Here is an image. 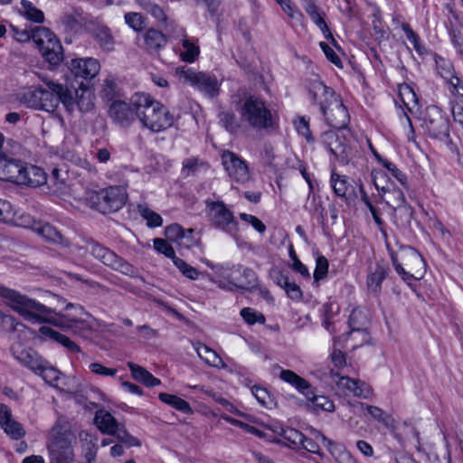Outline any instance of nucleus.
Instances as JSON below:
<instances>
[{
  "label": "nucleus",
  "mask_w": 463,
  "mask_h": 463,
  "mask_svg": "<svg viewBox=\"0 0 463 463\" xmlns=\"http://www.w3.org/2000/svg\"><path fill=\"white\" fill-rule=\"evenodd\" d=\"M421 128L430 138L444 141L449 138V120L437 107L426 109L422 118Z\"/></svg>",
  "instance_id": "obj_11"
},
{
  "label": "nucleus",
  "mask_w": 463,
  "mask_h": 463,
  "mask_svg": "<svg viewBox=\"0 0 463 463\" xmlns=\"http://www.w3.org/2000/svg\"><path fill=\"white\" fill-rule=\"evenodd\" d=\"M239 113L241 120L257 131L269 132L277 125L276 118L265 101L254 95L241 99Z\"/></svg>",
  "instance_id": "obj_5"
},
{
  "label": "nucleus",
  "mask_w": 463,
  "mask_h": 463,
  "mask_svg": "<svg viewBox=\"0 0 463 463\" xmlns=\"http://www.w3.org/2000/svg\"><path fill=\"white\" fill-rule=\"evenodd\" d=\"M18 323L14 317L5 315L0 310V332L16 330Z\"/></svg>",
  "instance_id": "obj_64"
},
{
  "label": "nucleus",
  "mask_w": 463,
  "mask_h": 463,
  "mask_svg": "<svg viewBox=\"0 0 463 463\" xmlns=\"http://www.w3.org/2000/svg\"><path fill=\"white\" fill-rule=\"evenodd\" d=\"M145 48L147 52H158L167 43V37L159 30L150 28L144 33Z\"/></svg>",
  "instance_id": "obj_29"
},
{
  "label": "nucleus",
  "mask_w": 463,
  "mask_h": 463,
  "mask_svg": "<svg viewBox=\"0 0 463 463\" xmlns=\"http://www.w3.org/2000/svg\"><path fill=\"white\" fill-rule=\"evenodd\" d=\"M139 5L148 14H150L158 22L165 24L167 16L163 8L151 0H139Z\"/></svg>",
  "instance_id": "obj_43"
},
{
  "label": "nucleus",
  "mask_w": 463,
  "mask_h": 463,
  "mask_svg": "<svg viewBox=\"0 0 463 463\" xmlns=\"http://www.w3.org/2000/svg\"><path fill=\"white\" fill-rule=\"evenodd\" d=\"M367 412L375 420L383 422L385 426H389L392 420L391 416L385 413L381 408L373 405L366 406Z\"/></svg>",
  "instance_id": "obj_62"
},
{
  "label": "nucleus",
  "mask_w": 463,
  "mask_h": 463,
  "mask_svg": "<svg viewBox=\"0 0 463 463\" xmlns=\"http://www.w3.org/2000/svg\"><path fill=\"white\" fill-rule=\"evenodd\" d=\"M62 175H67L66 172L61 173V170L55 167L47 177V183L54 187L55 193H61L67 186L66 178Z\"/></svg>",
  "instance_id": "obj_48"
},
{
  "label": "nucleus",
  "mask_w": 463,
  "mask_h": 463,
  "mask_svg": "<svg viewBox=\"0 0 463 463\" xmlns=\"http://www.w3.org/2000/svg\"><path fill=\"white\" fill-rule=\"evenodd\" d=\"M391 259L395 271L408 284L412 279H420L425 270V262L422 256L411 246H402L400 257L391 252Z\"/></svg>",
  "instance_id": "obj_6"
},
{
  "label": "nucleus",
  "mask_w": 463,
  "mask_h": 463,
  "mask_svg": "<svg viewBox=\"0 0 463 463\" xmlns=\"http://www.w3.org/2000/svg\"><path fill=\"white\" fill-rule=\"evenodd\" d=\"M389 274V268L377 262L374 268H370L367 278L366 287L368 292L373 297L380 296L382 292V283Z\"/></svg>",
  "instance_id": "obj_21"
},
{
  "label": "nucleus",
  "mask_w": 463,
  "mask_h": 463,
  "mask_svg": "<svg viewBox=\"0 0 463 463\" xmlns=\"http://www.w3.org/2000/svg\"><path fill=\"white\" fill-rule=\"evenodd\" d=\"M305 11L310 16L312 21L319 27V29L324 33L326 39L332 40L334 43H335V40L333 37L332 33L329 30L326 21H325V13L319 12L317 6L312 0H305Z\"/></svg>",
  "instance_id": "obj_26"
},
{
  "label": "nucleus",
  "mask_w": 463,
  "mask_h": 463,
  "mask_svg": "<svg viewBox=\"0 0 463 463\" xmlns=\"http://www.w3.org/2000/svg\"><path fill=\"white\" fill-rule=\"evenodd\" d=\"M175 75L180 80L197 88L204 95L213 98L219 95L220 86L215 76L205 72H197L186 66L177 67Z\"/></svg>",
  "instance_id": "obj_10"
},
{
  "label": "nucleus",
  "mask_w": 463,
  "mask_h": 463,
  "mask_svg": "<svg viewBox=\"0 0 463 463\" xmlns=\"http://www.w3.org/2000/svg\"><path fill=\"white\" fill-rule=\"evenodd\" d=\"M359 191L361 194V200L366 205V207L369 209V211L371 212L375 223L379 226L382 225L383 221L379 215V213H378L377 209L371 203L369 196L367 195V194L362 184L359 187Z\"/></svg>",
  "instance_id": "obj_61"
},
{
  "label": "nucleus",
  "mask_w": 463,
  "mask_h": 463,
  "mask_svg": "<svg viewBox=\"0 0 463 463\" xmlns=\"http://www.w3.org/2000/svg\"><path fill=\"white\" fill-rule=\"evenodd\" d=\"M308 93L313 101L319 105L320 111L330 127L340 130L348 126V110L332 88L321 80H313L308 87Z\"/></svg>",
  "instance_id": "obj_2"
},
{
  "label": "nucleus",
  "mask_w": 463,
  "mask_h": 463,
  "mask_svg": "<svg viewBox=\"0 0 463 463\" xmlns=\"http://www.w3.org/2000/svg\"><path fill=\"white\" fill-rule=\"evenodd\" d=\"M127 194L122 186H109L99 191H91L87 194V203L90 208L103 214L116 212L126 203Z\"/></svg>",
  "instance_id": "obj_7"
},
{
  "label": "nucleus",
  "mask_w": 463,
  "mask_h": 463,
  "mask_svg": "<svg viewBox=\"0 0 463 463\" xmlns=\"http://www.w3.org/2000/svg\"><path fill=\"white\" fill-rule=\"evenodd\" d=\"M126 24L136 32L144 28L145 20L140 13L130 12L124 16Z\"/></svg>",
  "instance_id": "obj_55"
},
{
  "label": "nucleus",
  "mask_w": 463,
  "mask_h": 463,
  "mask_svg": "<svg viewBox=\"0 0 463 463\" xmlns=\"http://www.w3.org/2000/svg\"><path fill=\"white\" fill-rule=\"evenodd\" d=\"M393 220L397 226L401 228L409 227L413 217V210L406 203L400 205H392Z\"/></svg>",
  "instance_id": "obj_35"
},
{
  "label": "nucleus",
  "mask_w": 463,
  "mask_h": 463,
  "mask_svg": "<svg viewBox=\"0 0 463 463\" xmlns=\"http://www.w3.org/2000/svg\"><path fill=\"white\" fill-rule=\"evenodd\" d=\"M308 392H310L309 395H304L307 400L312 402V403L318 409H321L326 411H334L335 405L334 402L326 396L324 395H317L315 393L314 389L312 386L308 389Z\"/></svg>",
  "instance_id": "obj_42"
},
{
  "label": "nucleus",
  "mask_w": 463,
  "mask_h": 463,
  "mask_svg": "<svg viewBox=\"0 0 463 463\" xmlns=\"http://www.w3.org/2000/svg\"><path fill=\"white\" fill-rule=\"evenodd\" d=\"M84 23L85 19L78 10L67 12L61 17V24L69 32L78 33L81 30Z\"/></svg>",
  "instance_id": "obj_37"
},
{
  "label": "nucleus",
  "mask_w": 463,
  "mask_h": 463,
  "mask_svg": "<svg viewBox=\"0 0 463 463\" xmlns=\"http://www.w3.org/2000/svg\"><path fill=\"white\" fill-rule=\"evenodd\" d=\"M331 183L334 193L345 201L347 200L346 193L348 191L349 184L345 176L339 175L338 174L332 173Z\"/></svg>",
  "instance_id": "obj_45"
},
{
  "label": "nucleus",
  "mask_w": 463,
  "mask_h": 463,
  "mask_svg": "<svg viewBox=\"0 0 463 463\" xmlns=\"http://www.w3.org/2000/svg\"><path fill=\"white\" fill-rule=\"evenodd\" d=\"M328 272V261L326 257L318 256L316 260V269L314 272V280L318 282L326 278Z\"/></svg>",
  "instance_id": "obj_58"
},
{
  "label": "nucleus",
  "mask_w": 463,
  "mask_h": 463,
  "mask_svg": "<svg viewBox=\"0 0 463 463\" xmlns=\"http://www.w3.org/2000/svg\"><path fill=\"white\" fill-rule=\"evenodd\" d=\"M379 162L383 164V165L392 174V175L396 178L402 185L407 187V177L404 173H402L394 164L392 162L382 158L378 155H376Z\"/></svg>",
  "instance_id": "obj_53"
},
{
  "label": "nucleus",
  "mask_w": 463,
  "mask_h": 463,
  "mask_svg": "<svg viewBox=\"0 0 463 463\" xmlns=\"http://www.w3.org/2000/svg\"><path fill=\"white\" fill-rule=\"evenodd\" d=\"M240 314L243 320L250 326L256 323L263 325L266 322L265 316L251 307H243Z\"/></svg>",
  "instance_id": "obj_51"
},
{
  "label": "nucleus",
  "mask_w": 463,
  "mask_h": 463,
  "mask_svg": "<svg viewBox=\"0 0 463 463\" xmlns=\"http://www.w3.org/2000/svg\"><path fill=\"white\" fill-rule=\"evenodd\" d=\"M194 349L201 359L207 364L214 367H223L224 363L220 355L213 349L203 343H196Z\"/></svg>",
  "instance_id": "obj_34"
},
{
  "label": "nucleus",
  "mask_w": 463,
  "mask_h": 463,
  "mask_svg": "<svg viewBox=\"0 0 463 463\" xmlns=\"http://www.w3.org/2000/svg\"><path fill=\"white\" fill-rule=\"evenodd\" d=\"M117 437V439L128 447H139L141 442L132 435H130L123 425H121L117 432L113 435Z\"/></svg>",
  "instance_id": "obj_57"
},
{
  "label": "nucleus",
  "mask_w": 463,
  "mask_h": 463,
  "mask_svg": "<svg viewBox=\"0 0 463 463\" xmlns=\"http://www.w3.org/2000/svg\"><path fill=\"white\" fill-rule=\"evenodd\" d=\"M219 119L222 127L231 134H236L241 128L235 114L232 111L220 112Z\"/></svg>",
  "instance_id": "obj_46"
},
{
  "label": "nucleus",
  "mask_w": 463,
  "mask_h": 463,
  "mask_svg": "<svg viewBox=\"0 0 463 463\" xmlns=\"http://www.w3.org/2000/svg\"><path fill=\"white\" fill-rule=\"evenodd\" d=\"M0 426L13 439L18 440L25 436L23 425L14 419L10 408L4 403L0 404Z\"/></svg>",
  "instance_id": "obj_16"
},
{
  "label": "nucleus",
  "mask_w": 463,
  "mask_h": 463,
  "mask_svg": "<svg viewBox=\"0 0 463 463\" xmlns=\"http://www.w3.org/2000/svg\"><path fill=\"white\" fill-rule=\"evenodd\" d=\"M45 183L47 176L42 168L24 163L18 184L37 187Z\"/></svg>",
  "instance_id": "obj_23"
},
{
  "label": "nucleus",
  "mask_w": 463,
  "mask_h": 463,
  "mask_svg": "<svg viewBox=\"0 0 463 463\" xmlns=\"http://www.w3.org/2000/svg\"><path fill=\"white\" fill-rule=\"evenodd\" d=\"M47 87L48 90L43 89L40 109L52 111L58 107L60 102H61L66 109H71L73 107L71 96L66 86L50 80L47 82Z\"/></svg>",
  "instance_id": "obj_13"
},
{
  "label": "nucleus",
  "mask_w": 463,
  "mask_h": 463,
  "mask_svg": "<svg viewBox=\"0 0 463 463\" xmlns=\"http://www.w3.org/2000/svg\"><path fill=\"white\" fill-rule=\"evenodd\" d=\"M184 232L194 233V229H184L178 223H173L165 228V236L167 239L179 244L182 243V237Z\"/></svg>",
  "instance_id": "obj_50"
},
{
  "label": "nucleus",
  "mask_w": 463,
  "mask_h": 463,
  "mask_svg": "<svg viewBox=\"0 0 463 463\" xmlns=\"http://www.w3.org/2000/svg\"><path fill=\"white\" fill-rule=\"evenodd\" d=\"M232 269L241 274L240 278L233 277L232 274L224 277L233 287L245 290H251L257 287V275L251 269L233 266Z\"/></svg>",
  "instance_id": "obj_20"
},
{
  "label": "nucleus",
  "mask_w": 463,
  "mask_h": 463,
  "mask_svg": "<svg viewBox=\"0 0 463 463\" xmlns=\"http://www.w3.org/2000/svg\"><path fill=\"white\" fill-rule=\"evenodd\" d=\"M109 113L110 118L121 127H128L137 116L131 103L128 104L121 100L112 102Z\"/></svg>",
  "instance_id": "obj_18"
},
{
  "label": "nucleus",
  "mask_w": 463,
  "mask_h": 463,
  "mask_svg": "<svg viewBox=\"0 0 463 463\" xmlns=\"http://www.w3.org/2000/svg\"><path fill=\"white\" fill-rule=\"evenodd\" d=\"M94 421L102 433L112 436L121 426L112 414L105 410H99L96 412Z\"/></svg>",
  "instance_id": "obj_28"
},
{
  "label": "nucleus",
  "mask_w": 463,
  "mask_h": 463,
  "mask_svg": "<svg viewBox=\"0 0 463 463\" xmlns=\"http://www.w3.org/2000/svg\"><path fill=\"white\" fill-rule=\"evenodd\" d=\"M38 374L41 375L46 383L55 386L60 379L61 373L55 368L47 365V363L45 362L43 369H41Z\"/></svg>",
  "instance_id": "obj_56"
},
{
  "label": "nucleus",
  "mask_w": 463,
  "mask_h": 463,
  "mask_svg": "<svg viewBox=\"0 0 463 463\" xmlns=\"http://www.w3.org/2000/svg\"><path fill=\"white\" fill-rule=\"evenodd\" d=\"M0 296L6 304L25 320L31 322H47L56 326L71 329L74 333L84 336L92 331V326L76 315L54 313L46 306L29 298L25 295L7 288H0Z\"/></svg>",
  "instance_id": "obj_1"
},
{
  "label": "nucleus",
  "mask_w": 463,
  "mask_h": 463,
  "mask_svg": "<svg viewBox=\"0 0 463 463\" xmlns=\"http://www.w3.org/2000/svg\"><path fill=\"white\" fill-rule=\"evenodd\" d=\"M175 266L182 272L184 276L190 279H196L198 278V271L195 268L187 264L184 260L176 257L173 260Z\"/></svg>",
  "instance_id": "obj_54"
},
{
  "label": "nucleus",
  "mask_w": 463,
  "mask_h": 463,
  "mask_svg": "<svg viewBox=\"0 0 463 463\" xmlns=\"http://www.w3.org/2000/svg\"><path fill=\"white\" fill-rule=\"evenodd\" d=\"M154 248L156 251L164 254L165 257L170 258L173 260H174V258H176L174 248L164 239H160V238L155 239L154 240Z\"/></svg>",
  "instance_id": "obj_59"
},
{
  "label": "nucleus",
  "mask_w": 463,
  "mask_h": 463,
  "mask_svg": "<svg viewBox=\"0 0 463 463\" xmlns=\"http://www.w3.org/2000/svg\"><path fill=\"white\" fill-rule=\"evenodd\" d=\"M222 165L228 175L238 183H245L250 179L248 165L235 153L226 150L222 155Z\"/></svg>",
  "instance_id": "obj_15"
},
{
  "label": "nucleus",
  "mask_w": 463,
  "mask_h": 463,
  "mask_svg": "<svg viewBox=\"0 0 463 463\" xmlns=\"http://www.w3.org/2000/svg\"><path fill=\"white\" fill-rule=\"evenodd\" d=\"M205 213L210 226L236 237L238 233V222L233 213L222 201L205 200Z\"/></svg>",
  "instance_id": "obj_9"
},
{
  "label": "nucleus",
  "mask_w": 463,
  "mask_h": 463,
  "mask_svg": "<svg viewBox=\"0 0 463 463\" xmlns=\"http://www.w3.org/2000/svg\"><path fill=\"white\" fill-rule=\"evenodd\" d=\"M41 95H43L42 87H30L20 94L19 100L27 108L40 109Z\"/></svg>",
  "instance_id": "obj_36"
},
{
  "label": "nucleus",
  "mask_w": 463,
  "mask_h": 463,
  "mask_svg": "<svg viewBox=\"0 0 463 463\" xmlns=\"http://www.w3.org/2000/svg\"><path fill=\"white\" fill-rule=\"evenodd\" d=\"M321 142L341 164H348L352 149L347 137L342 132L326 131L321 136Z\"/></svg>",
  "instance_id": "obj_14"
},
{
  "label": "nucleus",
  "mask_w": 463,
  "mask_h": 463,
  "mask_svg": "<svg viewBox=\"0 0 463 463\" xmlns=\"http://www.w3.org/2000/svg\"><path fill=\"white\" fill-rule=\"evenodd\" d=\"M33 230L47 242L59 245L61 248H67L71 245L69 240L50 223L35 222Z\"/></svg>",
  "instance_id": "obj_22"
},
{
  "label": "nucleus",
  "mask_w": 463,
  "mask_h": 463,
  "mask_svg": "<svg viewBox=\"0 0 463 463\" xmlns=\"http://www.w3.org/2000/svg\"><path fill=\"white\" fill-rule=\"evenodd\" d=\"M208 165L198 157H189L183 161L182 175L184 177L197 175L202 168H207Z\"/></svg>",
  "instance_id": "obj_40"
},
{
  "label": "nucleus",
  "mask_w": 463,
  "mask_h": 463,
  "mask_svg": "<svg viewBox=\"0 0 463 463\" xmlns=\"http://www.w3.org/2000/svg\"><path fill=\"white\" fill-rule=\"evenodd\" d=\"M131 105L142 125L153 132L163 131L174 123V117L168 109L149 94H134Z\"/></svg>",
  "instance_id": "obj_4"
},
{
  "label": "nucleus",
  "mask_w": 463,
  "mask_h": 463,
  "mask_svg": "<svg viewBox=\"0 0 463 463\" xmlns=\"http://www.w3.org/2000/svg\"><path fill=\"white\" fill-rule=\"evenodd\" d=\"M315 436L322 440L323 444L328 449L338 463H356V460L343 445L332 441L319 431H316Z\"/></svg>",
  "instance_id": "obj_24"
},
{
  "label": "nucleus",
  "mask_w": 463,
  "mask_h": 463,
  "mask_svg": "<svg viewBox=\"0 0 463 463\" xmlns=\"http://www.w3.org/2000/svg\"><path fill=\"white\" fill-rule=\"evenodd\" d=\"M15 358L24 366L35 373H39L45 362L35 351L33 350H23Z\"/></svg>",
  "instance_id": "obj_31"
},
{
  "label": "nucleus",
  "mask_w": 463,
  "mask_h": 463,
  "mask_svg": "<svg viewBox=\"0 0 463 463\" xmlns=\"http://www.w3.org/2000/svg\"><path fill=\"white\" fill-rule=\"evenodd\" d=\"M72 439L73 436L70 430L60 424L54 425L48 444L49 463H74Z\"/></svg>",
  "instance_id": "obj_8"
},
{
  "label": "nucleus",
  "mask_w": 463,
  "mask_h": 463,
  "mask_svg": "<svg viewBox=\"0 0 463 463\" xmlns=\"http://www.w3.org/2000/svg\"><path fill=\"white\" fill-rule=\"evenodd\" d=\"M289 256L293 261L291 265L292 269L299 273L302 277L309 279L310 273L308 271V269L298 260L292 246L289 249Z\"/></svg>",
  "instance_id": "obj_60"
},
{
  "label": "nucleus",
  "mask_w": 463,
  "mask_h": 463,
  "mask_svg": "<svg viewBox=\"0 0 463 463\" xmlns=\"http://www.w3.org/2000/svg\"><path fill=\"white\" fill-rule=\"evenodd\" d=\"M70 69L76 78L91 80L99 73L100 65L94 58L73 59Z\"/></svg>",
  "instance_id": "obj_19"
},
{
  "label": "nucleus",
  "mask_w": 463,
  "mask_h": 463,
  "mask_svg": "<svg viewBox=\"0 0 463 463\" xmlns=\"http://www.w3.org/2000/svg\"><path fill=\"white\" fill-rule=\"evenodd\" d=\"M137 211L139 214L146 221L148 227L156 228L162 225V217L157 213L149 209L146 205L138 204Z\"/></svg>",
  "instance_id": "obj_44"
},
{
  "label": "nucleus",
  "mask_w": 463,
  "mask_h": 463,
  "mask_svg": "<svg viewBox=\"0 0 463 463\" xmlns=\"http://www.w3.org/2000/svg\"><path fill=\"white\" fill-rule=\"evenodd\" d=\"M69 92L71 96L73 107L71 109H66L68 111L71 112L76 108L80 109L81 112L90 111L94 103L92 101L91 92L87 89H80V92L77 90H70Z\"/></svg>",
  "instance_id": "obj_27"
},
{
  "label": "nucleus",
  "mask_w": 463,
  "mask_h": 463,
  "mask_svg": "<svg viewBox=\"0 0 463 463\" xmlns=\"http://www.w3.org/2000/svg\"><path fill=\"white\" fill-rule=\"evenodd\" d=\"M40 335L44 339H51L56 343H59L62 346H64L68 351L71 353H80V346L71 340L67 335L49 327L46 326H43L39 329Z\"/></svg>",
  "instance_id": "obj_25"
},
{
  "label": "nucleus",
  "mask_w": 463,
  "mask_h": 463,
  "mask_svg": "<svg viewBox=\"0 0 463 463\" xmlns=\"http://www.w3.org/2000/svg\"><path fill=\"white\" fill-rule=\"evenodd\" d=\"M279 378L293 386L303 395H309L308 389L311 384L303 377L298 375L295 372L288 369H282L279 373Z\"/></svg>",
  "instance_id": "obj_30"
},
{
  "label": "nucleus",
  "mask_w": 463,
  "mask_h": 463,
  "mask_svg": "<svg viewBox=\"0 0 463 463\" xmlns=\"http://www.w3.org/2000/svg\"><path fill=\"white\" fill-rule=\"evenodd\" d=\"M280 436L288 442V446L299 448L304 434L293 428L281 429Z\"/></svg>",
  "instance_id": "obj_52"
},
{
  "label": "nucleus",
  "mask_w": 463,
  "mask_h": 463,
  "mask_svg": "<svg viewBox=\"0 0 463 463\" xmlns=\"http://www.w3.org/2000/svg\"><path fill=\"white\" fill-rule=\"evenodd\" d=\"M86 250L98 260L114 270L119 271L125 275H133L134 267L126 261L123 258L117 255L109 248L99 244L95 241H88Z\"/></svg>",
  "instance_id": "obj_12"
},
{
  "label": "nucleus",
  "mask_w": 463,
  "mask_h": 463,
  "mask_svg": "<svg viewBox=\"0 0 463 463\" xmlns=\"http://www.w3.org/2000/svg\"><path fill=\"white\" fill-rule=\"evenodd\" d=\"M128 366L130 369L132 377L136 381L142 383L144 385L147 387H154L161 383V381L158 378L153 376V374L144 367L132 362H128Z\"/></svg>",
  "instance_id": "obj_32"
},
{
  "label": "nucleus",
  "mask_w": 463,
  "mask_h": 463,
  "mask_svg": "<svg viewBox=\"0 0 463 463\" xmlns=\"http://www.w3.org/2000/svg\"><path fill=\"white\" fill-rule=\"evenodd\" d=\"M378 176H374V185L378 191L387 194L386 203L392 208V205H400L406 203L403 192L399 188L389 189L385 186H381L377 181Z\"/></svg>",
  "instance_id": "obj_38"
},
{
  "label": "nucleus",
  "mask_w": 463,
  "mask_h": 463,
  "mask_svg": "<svg viewBox=\"0 0 463 463\" xmlns=\"http://www.w3.org/2000/svg\"><path fill=\"white\" fill-rule=\"evenodd\" d=\"M402 29L406 34L407 39L413 44L415 50L419 53H422V46L420 43V37L411 28L409 24L403 23Z\"/></svg>",
  "instance_id": "obj_63"
},
{
  "label": "nucleus",
  "mask_w": 463,
  "mask_h": 463,
  "mask_svg": "<svg viewBox=\"0 0 463 463\" xmlns=\"http://www.w3.org/2000/svg\"><path fill=\"white\" fill-rule=\"evenodd\" d=\"M11 29L16 41L25 43L33 40L44 60L51 66L56 67L63 61L62 45L49 28L36 26L28 30L11 25Z\"/></svg>",
  "instance_id": "obj_3"
},
{
  "label": "nucleus",
  "mask_w": 463,
  "mask_h": 463,
  "mask_svg": "<svg viewBox=\"0 0 463 463\" xmlns=\"http://www.w3.org/2000/svg\"><path fill=\"white\" fill-rule=\"evenodd\" d=\"M159 399L164 403H166V404L172 406L173 408H175V410H177L183 413H186V414L193 413V409L190 406V404L186 401H184V399H182L176 395L161 392V393H159Z\"/></svg>",
  "instance_id": "obj_39"
},
{
  "label": "nucleus",
  "mask_w": 463,
  "mask_h": 463,
  "mask_svg": "<svg viewBox=\"0 0 463 463\" xmlns=\"http://www.w3.org/2000/svg\"><path fill=\"white\" fill-rule=\"evenodd\" d=\"M21 5L24 9V14L28 20L34 23L43 22V13L40 9H37L31 2L27 0H22Z\"/></svg>",
  "instance_id": "obj_49"
},
{
  "label": "nucleus",
  "mask_w": 463,
  "mask_h": 463,
  "mask_svg": "<svg viewBox=\"0 0 463 463\" xmlns=\"http://www.w3.org/2000/svg\"><path fill=\"white\" fill-rule=\"evenodd\" d=\"M182 46L184 51L180 53L181 60L189 63L194 62L200 54L199 46L187 38L182 41Z\"/></svg>",
  "instance_id": "obj_41"
},
{
  "label": "nucleus",
  "mask_w": 463,
  "mask_h": 463,
  "mask_svg": "<svg viewBox=\"0 0 463 463\" xmlns=\"http://www.w3.org/2000/svg\"><path fill=\"white\" fill-rule=\"evenodd\" d=\"M95 38L100 47L106 51H111L114 47V39L108 27L101 26L96 31Z\"/></svg>",
  "instance_id": "obj_47"
},
{
  "label": "nucleus",
  "mask_w": 463,
  "mask_h": 463,
  "mask_svg": "<svg viewBox=\"0 0 463 463\" xmlns=\"http://www.w3.org/2000/svg\"><path fill=\"white\" fill-rule=\"evenodd\" d=\"M16 213L13 205L6 200L0 199V222H15L19 225L26 226L30 223V217L22 215L21 222L15 218Z\"/></svg>",
  "instance_id": "obj_33"
},
{
  "label": "nucleus",
  "mask_w": 463,
  "mask_h": 463,
  "mask_svg": "<svg viewBox=\"0 0 463 463\" xmlns=\"http://www.w3.org/2000/svg\"><path fill=\"white\" fill-rule=\"evenodd\" d=\"M24 162L0 154V180L18 184Z\"/></svg>",
  "instance_id": "obj_17"
}]
</instances>
